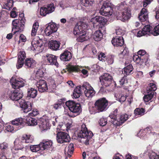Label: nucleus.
Listing matches in <instances>:
<instances>
[{"instance_id":"f03ea898","label":"nucleus","mask_w":159,"mask_h":159,"mask_svg":"<svg viewBox=\"0 0 159 159\" xmlns=\"http://www.w3.org/2000/svg\"><path fill=\"white\" fill-rule=\"evenodd\" d=\"M109 104L110 105V102L105 98H99L95 101L94 106L89 107V112L91 114H94L105 111L108 107Z\"/></svg>"},{"instance_id":"4be33fe9","label":"nucleus","mask_w":159,"mask_h":159,"mask_svg":"<svg viewBox=\"0 0 159 159\" xmlns=\"http://www.w3.org/2000/svg\"><path fill=\"white\" fill-rule=\"evenodd\" d=\"M120 9L125 8L123 11L122 21L125 22V21L129 19L131 16L130 11L127 8H125L123 4H121L119 7Z\"/></svg>"},{"instance_id":"774afa93","label":"nucleus","mask_w":159,"mask_h":159,"mask_svg":"<svg viewBox=\"0 0 159 159\" xmlns=\"http://www.w3.org/2000/svg\"><path fill=\"white\" fill-rule=\"evenodd\" d=\"M19 38L20 41L23 42H25L26 41V39L25 37L23 34H21L20 35Z\"/></svg>"},{"instance_id":"680f3d73","label":"nucleus","mask_w":159,"mask_h":159,"mask_svg":"<svg viewBox=\"0 0 159 159\" xmlns=\"http://www.w3.org/2000/svg\"><path fill=\"white\" fill-rule=\"evenodd\" d=\"M153 0H143V6L144 7H146L148 5L150 4Z\"/></svg>"},{"instance_id":"7ed1b4c3","label":"nucleus","mask_w":159,"mask_h":159,"mask_svg":"<svg viewBox=\"0 0 159 159\" xmlns=\"http://www.w3.org/2000/svg\"><path fill=\"white\" fill-rule=\"evenodd\" d=\"M118 110L116 109L113 112H111L109 117L111 119L110 121L116 126L121 125L126 121L129 118V116L126 114L121 115L119 118V115L117 113Z\"/></svg>"},{"instance_id":"09e8293b","label":"nucleus","mask_w":159,"mask_h":159,"mask_svg":"<svg viewBox=\"0 0 159 159\" xmlns=\"http://www.w3.org/2000/svg\"><path fill=\"white\" fill-rule=\"evenodd\" d=\"M32 104L30 103V116H34L39 114V111L36 109H33L32 107Z\"/></svg>"},{"instance_id":"4468645a","label":"nucleus","mask_w":159,"mask_h":159,"mask_svg":"<svg viewBox=\"0 0 159 159\" xmlns=\"http://www.w3.org/2000/svg\"><path fill=\"white\" fill-rule=\"evenodd\" d=\"M55 7L53 3L51 2L45 6L41 7L40 13L41 16H45L47 14L53 12L55 10Z\"/></svg>"},{"instance_id":"13d9d810","label":"nucleus","mask_w":159,"mask_h":159,"mask_svg":"<svg viewBox=\"0 0 159 159\" xmlns=\"http://www.w3.org/2000/svg\"><path fill=\"white\" fill-rule=\"evenodd\" d=\"M39 144L37 145H30V150L33 152H37L39 150L36 151L37 148L39 147Z\"/></svg>"},{"instance_id":"f704fd0d","label":"nucleus","mask_w":159,"mask_h":159,"mask_svg":"<svg viewBox=\"0 0 159 159\" xmlns=\"http://www.w3.org/2000/svg\"><path fill=\"white\" fill-rule=\"evenodd\" d=\"M148 93L147 95H144L143 97V100L145 102H148L149 100H151L153 97L154 95V92H151L147 91Z\"/></svg>"},{"instance_id":"f3484780","label":"nucleus","mask_w":159,"mask_h":159,"mask_svg":"<svg viewBox=\"0 0 159 159\" xmlns=\"http://www.w3.org/2000/svg\"><path fill=\"white\" fill-rule=\"evenodd\" d=\"M83 86L82 87V88H84L83 93L86 97L91 98L94 95L95 92L93 88L88 83H84Z\"/></svg>"},{"instance_id":"49530a36","label":"nucleus","mask_w":159,"mask_h":159,"mask_svg":"<svg viewBox=\"0 0 159 159\" xmlns=\"http://www.w3.org/2000/svg\"><path fill=\"white\" fill-rule=\"evenodd\" d=\"M83 84L82 85L78 86L74 89V92L78 93L81 94L82 93H84V88H82L83 86Z\"/></svg>"},{"instance_id":"864d4df0","label":"nucleus","mask_w":159,"mask_h":159,"mask_svg":"<svg viewBox=\"0 0 159 159\" xmlns=\"http://www.w3.org/2000/svg\"><path fill=\"white\" fill-rule=\"evenodd\" d=\"M9 1H7V3L6 5V6L5 7L6 9L7 10H10L13 5V2L12 0H9Z\"/></svg>"},{"instance_id":"393cba45","label":"nucleus","mask_w":159,"mask_h":159,"mask_svg":"<svg viewBox=\"0 0 159 159\" xmlns=\"http://www.w3.org/2000/svg\"><path fill=\"white\" fill-rule=\"evenodd\" d=\"M26 57L25 53L24 51H20L18 54V60L16 64L17 69H19L23 66L24 63V59Z\"/></svg>"},{"instance_id":"3c124183","label":"nucleus","mask_w":159,"mask_h":159,"mask_svg":"<svg viewBox=\"0 0 159 159\" xmlns=\"http://www.w3.org/2000/svg\"><path fill=\"white\" fill-rule=\"evenodd\" d=\"M107 123V120L106 119L103 118H101L99 121V124L100 126H103L105 125Z\"/></svg>"},{"instance_id":"473e14b6","label":"nucleus","mask_w":159,"mask_h":159,"mask_svg":"<svg viewBox=\"0 0 159 159\" xmlns=\"http://www.w3.org/2000/svg\"><path fill=\"white\" fill-rule=\"evenodd\" d=\"M145 112V109L139 107L136 108L135 109L134 111V113L135 116H141L144 114Z\"/></svg>"},{"instance_id":"c9c22d12","label":"nucleus","mask_w":159,"mask_h":159,"mask_svg":"<svg viewBox=\"0 0 159 159\" xmlns=\"http://www.w3.org/2000/svg\"><path fill=\"white\" fill-rule=\"evenodd\" d=\"M98 20L99 22V28L100 27H102V26H104L107 21V20L105 17L100 16H98Z\"/></svg>"},{"instance_id":"aec40b11","label":"nucleus","mask_w":159,"mask_h":159,"mask_svg":"<svg viewBox=\"0 0 159 159\" xmlns=\"http://www.w3.org/2000/svg\"><path fill=\"white\" fill-rule=\"evenodd\" d=\"M10 83L11 84L12 87L16 89H19V88L22 87L24 85V83L22 79H16L13 77L10 80Z\"/></svg>"},{"instance_id":"1a4fd4ad","label":"nucleus","mask_w":159,"mask_h":159,"mask_svg":"<svg viewBox=\"0 0 159 159\" xmlns=\"http://www.w3.org/2000/svg\"><path fill=\"white\" fill-rule=\"evenodd\" d=\"M112 5L109 2H105L102 6L99 13L102 16H110L112 14L113 9Z\"/></svg>"},{"instance_id":"7c9ffc66","label":"nucleus","mask_w":159,"mask_h":159,"mask_svg":"<svg viewBox=\"0 0 159 159\" xmlns=\"http://www.w3.org/2000/svg\"><path fill=\"white\" fill-rule=\"evenodd\" d=\"M103 35L100 30H96L93 34V38L96 41H100L102 39Z\"/></svg>"},{"instance_id":"69168bd1","label":"nucleus","mask_w":159,"mask_h":159,"mask_svg":"<svg viewBox=\"0 0 159 159\" xmlns=\"http://www.w3.org/2000/svg\"><path fill=\"white\" fill-rule=\"evenodd\" d=\"M116 33L117 35H122L124 34L123 30L121 29H118L116 30Z\"/></svg>"},{"instance_id":"bb28decb","label":"nucleus","mask_w":159,"mask_h":159,"mask_svg":"<svg viewBox=\"0 0 159 159\" xmlns=\"http://www.w3.org/2000/svg\"><path fill=\"white\" fill-rule=\"evenodd\" d=\"M139 18L141 22L147 21L148 19V14L147 9L143 8L139 14Z\"/></svg>"},{"instance_id":"a211bd4d","label":"nucleus","mask_w":159,"mask_h":159,"mask_svg":"<svg viewBox=\"0 0 159 159\" xmlns=\"http://www.w3.org/2000/svg\"><path fill=\"white\" fill-rule=\"evenodd\" d=\"M0 159H7V157H9L8 144L5 142L0 144Z\"/></svg>"},{"instance_id":"6e6552de","label":"nucleus","mask_w":159,"mask_h":159,"mask_svg":"<svg viewBox=\"0 0 159 159\" xmlns=\"http://www.w3.org/2000/svg\"><path fill=\"white\" fill-rule=\"evenodd\" d=\"M30 136L27 134H25L22 137V141L18 139H16L14 142V147L12 149V152H14V150H19L23 148V143H29L30 142Z\"/></svg>"},{"instance_id":"9b49d317","label":"nucleus","mask_w":159,"mask_h":159,"mask_svg":"<svg viewBox=\"0 0 159 159\" xmlns=\"http://www.w3.org/2000/svg\"><path fill=\"white\" fill-rule=\"evenodd\" d=\"M45 43H43L42 39L39 40L34 39L31 43V49L34 52L38 53V52H41L43 49Z\"/></svg>"},{"instance_id":"5701e85b","label":"nucleus","mask_w":159,"mask_h":159,"mask_svg":"<svg viewBox=\"0 0 159 159\" xmlns=\"http://www.w3.org/2000/svg\"><path fill=\"white\" fill-rule=\"evenodd\" d=\"M111 43L115 47H121L124 43V41L122 36H116L112 39Z\"/></svg>"},{"instance_id":"412c9836","label":"nucleus","mask_w":159,"mask_h":159,"mask_svg":"<svg viewBox=\"0 0 159 159\" xmlns=\"http://www.w3.org/2000/svg\"><path fill=\"white\" fill-rule=\"evenodd\" d=\"M52 144V142L50 140L46 141L43 140L39 144V147L37 148L36 151L39 150H47L50 148Z\"/></svg>"},{"instance_id":"e2e57ef3","label":"nucleus","mask_w":159,"mask_h":159,"mask_svg":"<svg viewBox=\"0 0 159 159\" xmlns=\"http://www.w3.org/2000/svg\"><path fill=\"white\" fill-rule=\"evenodd\" d=\"M127 97L126 95H122L119 99V101L120 102H123L125 101Z\"/></svg>"},{"instance_id":"2eb2a0df","label":"nucleus","mask_w":159,"mask_h":159,"mask_svg":"<svg viewBox=\"0 0 159 159\" xmlns=\"http://www.w3.org/2000/svg\"><path fill=\"white\" fill-rule=\"evenodd\" d=\"M36 85L38 88V90L40 92H51L52 91V89L48 88L47 82L44 80H39L37 82Z\"/></svg>"},{"instance_id":"8fccbe9b","label":"nucleus","mask_w":159,"mask_h":159,"mask_svg":"<svg viewBox=\"0 0 159 159\" xmlns=\"http://www.w3.org/2000/svg\"><path fill=\"white\" fill-rule=\"evenodd\" d=\"M38 91L36 89L30 88V98H34L37 95Z\"/></svg>"},{"instance_id":"0e129e2a","label":"nucleus","mask_w":159,"mask_h":159,"mask_svg":"<svg viewBox=\"0 0 159 159\" xmlns=\"http://www.w3.org/2000/svg\"><path fill=\"white\" fill-rule=\"evenodd\" d=\"M106 87L105 86H103L102 85V86L99 91V92L102 94L106 93V89L105 88Z\"/></svg>"},{"instance_id":"c03bdc74","label":"nucleus","mask_w":159,"mask_h":159,"mask_svg":"<svg viewBox=\"0 0 159 159\" xmlns=\"http://www.w3.org/2000/svg\"><path fill=\"white\" fill-rule=\"evenodd\" d=\"M152 130V127L150 126L147 127L144 129H140V131H142L143 133H144L145 134H147L151 133Z\"/></svg>"},{"instance_id":"6e6d98bb","label":"nucleus","mask_w":159,"mask_h":159,"mask_svg":"<svg viewBox=\"0 0 159 159\" xmlns=\"http://www.w3.org/2000/svg\"><path fill=\"white\" fill-rule=\"evenodd\" d=\"M62 105V104L59 102L58 101L57 102L53 105V107L55 109L57 110L58 109L61 108V107Z\"/></svg>"},{"instance_id":"4c0bfd02","label":"nucleus","mask_w":159,"mask_h":159,"mask_svg":"<svg viewBox=\"0 0 159 159\" xmlns=\"http://www.w3.org/2000/svg\"><path fill=\"white\" fill-rule=\"evenodd\" d=\"M115 56L112 55H108L106 56V61L108 65H111L113 63L114 61Z\"/></svg>"},{"instance_id":"37998d69","label":"nucleus","mask_w":159,"mask_h":159,"mask_svg":"<svg viewBox=\"0 0 159 159\" xmlns=\"http://www.w3.org/2000/svg\"><path fill=\"white\" fill-rule=\"evenodd\" d=\"M74 150V145L73 143H71L68 146V147L67 153L68 156L70 157L71 154H72Z\"/></svg>"},{"instance_id":"20e7f679","label":"nucleus","mask_w":159,"mask_h":159,"mask_svg":"<svg viewBox=\"0 0 159 159\" xmlns=\"http://www.w3.org/2000/svg\"><path fill=\"white\" fill-rule=\"evenodd\" d=\"M66 105L70 111L68 113V115L70 117L76 116L79 115L81 111L80 104L77 103L73 101L69 100L66 102Z\"/></svg>"},{"instance_id":"de8ad7c7","label":"nucleus","mask_w":159,"mask_h":159,"mask_svg":"<svg viewBox=\"0 0 159 159\" xmlns=\"http://www.w3.org/2000/svg\"><path fill=\"white\" fill-rule=\"evenodd\" d=\"M44 72L42 69H39L37 72L35 77L36 79H39L40 78H42L43 76Z\"/></svg>"},{"instance_id":"a878e982","label":"nucleus","mask_w":159,"mask_h":159,"mask_svg":"<svg viewBox=\"0 0 159 159\" xmlns=\"http://www.w3.org/2000/svg\"><path fill=\"white\" fill-rule=\"evenodd\" d=\"M86 28L85 27L84 23H82L81 25L76 26L74 28L73 33L75 35H79L85 32Z\"/></svg>"},{"instance_id":"0eeeda50","label":"nucleus","mask_w":159,"mask_h":159,"mask_svg":"<svg viewBox=\"0 0 159 159\" xmlns=\"http://www.w3.org/2000/svg\"><path fill=\"white\" fill-rule=\"evenodd\" d=\"M77 135L79 138L85 139L84 142L87 145L89 144V140L92 138L93 134L92 132L88 130L86 125L83 124L81 126L80 129Z\"/></svg>"},{"instance_id":"bf43d9fd","label":"nucleus","mask_w":159,"mask_h":159,"mask_svg":"<svg viewBox=\"0 0 159 159\" xmlns=\"http://www.w3.org/2000/svg\"><path fill=\"white\" fill-rule=\"evenodd\" d=\"M123 11L118 12L116 13V18L117 19H119L122 21Z\"/></svg>"},{"instance_id":"ddd939ff","label":"nucleus","mask_w":159,"mask_h":159,"mask_svg":"<svg viewBox=\"0 0 159 159\" xmlns=\"http://www.w3.org/2000/svg\"><path fill=\"white\" fill-rule=\"evenodd\" d=\"M56 139L57 142L60 144L69 142L70 141V137L69 134L64 132H58L57 134Z\"/></svg>"},{"instance_id":"052dcab7","label":"nucleus","mask_w":159,"mask_h":159,"mask_svg":"<svg viewBox=\"0 0 159 159\" xmlns=\"http://www.w3.org/2000/svg\"><path fill=\"white\" fill-rule=\"evenodd\" d=\"M31 120H30V126H35L37 125V120L36 119L31 118Z\"/></svg>"},{"instance_id":"2f4dec72","label":"nucleus","mask_w":159,"mask_h":159,"mask_svg":"<svg viewBox=\"0 0 159 159\" xmlns=\"http://www.w3.org/2000/svg\"><path fill=\"white\" fill-rule=\"evenodd\" d=\"M133 69V66L131 64H129L125 67L123 69L124 73L123 74L126 76L132 74V71Z\"/></svg>"},{"instance_id":"72a5a7b5","label":"nucleus","mask_w":159,"mask_h":159,"mask_svg":"<svg viewBox=\"0 0 159 159\" xmlns=\"http://www.w3.org/2000/svg\"><path fill=\"white\" fill-rule=\"evenodd\" d=\"M68 71L70 73L75 72H80L81 70L78 66L70 65L68 67Z\"/></svg>"},{"instance_id":"a19ab883","label":"nucleus","mask_w":159,"mask_h":159,"mask_svg":"<svg viewBox=\"0 0 159 159\" xmlns=\"http://www.w3.org/2000/svg\"><path fill=\"white\" fill-rule=\"evenodd\" d=\"M149 88L147 89V91L151 92H154L157 89L156 85L154 83H151L149 84Z\"/></svg>"},{"instance_id":"58836bf2","label":"nucleus","mask_w":159,"mask_h":159,"mask_svg":"<svg viewBox=\"0 0 159 159\" xmlns=\"http://www.w3.org/2000/svg\"><path fill=\"white\" fill-rule=\"evenodd\" d=\"M86 35V34L84 32L78 35V36H77V41L78 42H83L87 40V37Z\"/></svg>"},{"instance_id":"423d86ee","label":"nucleus","mask_w":159,"mask_h":159,"mask_svg":"<svg viewBox=\"0 0 159 159\" xmlns=\"http://www.w3.org/2000/svg\"><path fill=\"white\" fill-rule=\"evenodd\" d=\"M138 55L133 57V60L136 63L139 65L144 64L146 65L149 59V55L144 50H140L137 52Z\"/></svg>"},{"instance_id":"cd10ccee","label":"nucleus","mask_w":159,"mask_h":159,"mask_svg":"<svg viewBox=\"0 0 159 159\" xmlns=\"http://www.w3.org/2000/svg\"><path fill=\"white\" fill-rule=\"evenodd\" d=\"M71 53L69 51L66 50L62 53L60 56V58L63 61H68L72 58Z\"/></svg>"},{"instance_id":"b1692460","label":"nucleus","mask_w":159,"mask_h":159,"mask_svg":"<svg viewBox=\"0 0 159 159\" xmlns=\"http://www.w3.org/2000/svg\"><path fill=\"white\" fill-rule=\"evenodd\" d=\"M47 62L49 65H54L58 67L59 64L57 61V57L52 54H47L46 56Z\"/></svg>"},{"instance_id":"5fc2aeb1","label":"nucleus","mask_w":159,"mask_h":159,"mask_svg":"<svg viewBox=\"0 0 159 159\" xmlns=\"http://www.w3.org/2000/svg\"><path fill=\"white\" fill-rule=\"evenodd\" d=\"M6 129L8 132H14L15 130H14L13 126L11 125H9L6 126Z\"/></svg>"},{"instance_id":"f8f14e48","label":"nucleus","mask_w":159,"mask_h":159,"mask_svg":"<svg viewBox=\"0 0 159 159\" xmlns=\"http://www.w3.org/2000/svg\"><path fill=\"white\" fill-rule=\"evenodd\" d=\"M112 76L110 74L105 73L99 77L100 81L102 85L105 87L110 86L113 80Z\"/></svg>"},{"instance_id":"c85d7f7f","label":"nucleus","mask_w":159,"mask_h":159,"mask_svg":"<svg viewBox=\"0 0 159 159\" xmlns=\"http://www.w3.org/2000/svg\"><path fill=\"white\" fill-rule=\"evenodd\" d=\"M51 125L48 120L43 119L41 120L39 124V127L42 130H47L50 129Z\"/></svg>"},{"instance_id":"e433bc0d","label":"nucleus","mask_w":159,"mask_h":159,"mask_svg":"<svg viewBox=\"0 0 159 159\" xmlns=\"http://www.w3.org/2000/svg\"><path fill=\"white\" fill-rule=\"evenodd\" d=\"M39 27V24L38 22L36 21L34 23L31 31V35L32 36H34L36 35Z\"/></svg>"},{"instance_id":"ea45409f","label":"nucleus","mask_w":159,"mask_h":159,"mask_svg":"<svg viewBox=\"0 0 159 159\" xmlns=\"http://www.w3.org/2000/svg\"><path fill=\"white\" fill-rule=\"evenodd\" d=\"M148 156L150 159H159V153L157 154L152 151L149 152Z\"/></svg>"},{"instance_id":"f257e3e1","label":"nucleus","mask_w":159,"mask_h":159,"mask_svg":"<svg viewBox=\"0 0 159 159\" xmlns=\"http://www.w3.org/2000/svg\"><path fill=\"white\" fill-rule=\"evenodd\" d=\"M9 98L12 100L17 101L19 104L20 107L23 109L25 113H27L29 111L28 108V102H25L24 100L21 99L23 96V93L20 90H15L13 92L11 91L8 92Z\"/></svg>"},{"instance_id":"338daca9","label":"nucleus","mask_w":159,"mask_h":159,"mask_svg":"<svg viewBox=\"0 0 159 159\" xmlns=\"http://www.w3.org/2000/svg\"><path fill=\"white\" fill-rule=\"evenodd\" d=\"M74 18L72 17L70 18L69 20H68L67 21V24H68L67 26H68V27H70L72 25V22L74 21Z\"/></svg>"},{"instance_id":"603ef678","label":"nucleus","mask_w":159,"mask_h":159,"mask_svg":"<svg viewBox=\"0 0 159 159\" xmlns=\"http://www.w3.org/2000/svg\"><path fill=\"white\" fill-rule=\"evenodd\" d=\"M126 77V76L124 75V76L119 81L120 84V85H125L127 83L128 80Z\"/></svg>"},{"instance_id":"a18cd8bd","label":"nucleus","mask_w":159,"mask_h":159,"mask_svg":"<svg viewBox=\"0 0 159 159\" xmlns=\"http://www.w3.org/2000/svg\"><path fill=\"white\" fill-rule=\"evenodd\" d=\"M80 2L83 5L86 7L91 6L93 3L91 0H81Z\"/></svg>"},{"instance_id":"6ab92c4d","label":"nucleus","mask_w":159,"mask_h":159,"mask_svg":"<svg viewBox=\"0 0 159 159\" xmlns=\"http://www.w3.org/2000/svg\"><path fill=\"white\" fill-rule=\"evenodd\" d=\"M57 29V27L55 23H49L44 30V33L47 36H49L52 33L56 32Z\"/></svg>"},{"instance_id":"c756f323","label":"nucleus","mask_w":159,"mask_h":159,"mask_svg":"<svg viewBox=\"0 0 159 159\" xmlns=\"http://www.w3.org/2000/svg\"><path fill=\"white\" fill-rule=\"evenodd\" d=\"M60 43L56 40H51L48 43V47L50 48L53 50H57L60 46Z\"/></svg>"},{"instance_id":"9d476101","label":"nucleus","mask_w":159,"mask_h":159,"mask_svg":"<svg viewBox=\"0 0 159 159\" xmlns=\"http://www.w3.org/2000/svg\"><path fill=\"white\" fill-rule=\"evenodd\" d=\"M24 117L25 122L22 118H19L12 121V125L18 126L19 129L23 127L25 124L30 125V113H28V115H25Z\"/></svg>"},{"instance_id":"79ce46f5","label":"nucleus","mask_w":159,"mask_h":159,"mask_svg":"<svg viewBox=\"0 0 159 159\" xmlns=\"http://www.w3.org/2000/svg\"><path fill=\"white\" fill-rule=\"evenodd\" d=\"M98 17V16H96L95 17L93 18L90 21L93 25V26L94 28L96 27L97 26H99V22Z\"/></svg>"},{"instance_id":"39448f33","label":"nucleus","mask_w":159,"mask_h":159,"mask_svg":"<svg viewBox=\"0 0 159 159\" xmlns=\"http://www.w3.org/2000/svg\"><path fill=\"white\" fill-rule=\"evenodd\" d=\"M25 19L24 14L21 13L19 14L18 19H15L12 22V31L15 34L16 32H21L23 30L24 26Z\"/></svg>"},{"instance_id":"4d7b16f0","label":"nucleus","mask_w":159,"mask_h":159,"mask_svg":"<svg viewBox=\"0 0 159 159\" xmlns=\"http://www.w3.org/2000/svg\"><path fill=\"white\" fill-rule=\"evenodd\" d=\"M106 56H105L104 53L101 52L100 54L98 55V58L100 61H102L103 60L105 61V59H106Z\"/></svg>"},{"instance_id":"dca6fc26","label":"nucleus","mask_w":159,"mask_h":159,"mask_svg":"<svg viewBox=\"0 0 159 159\" xmlns=\"http://www.w3.org/2000/svg\"><path fill=\"white\" fill-rule=\"evenodd\" d=\"M152 27L150 25L145 26L142 30L143 33L146 34H152L154 36H157L159 35V24L156 26L153 30H151Z\"/></svg>"}]
</instances>
